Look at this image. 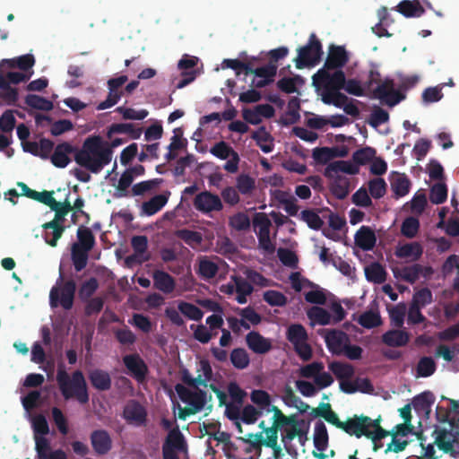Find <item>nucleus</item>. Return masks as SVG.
Instances as JSON below:
<instances>
[{
	"instance_id": "c85d7f7f",
	"label": "nucleus",
	"mask_w": 459,
	"mask_h": 459,
	"mask_svg": "<svg viewBox=\"0 0 459 459\" xmlns=\"http://www.w3.org/2000/svg\"><path fill=\"white\" fill-rule=\"evenodd\" d=\"M459 440V429H452L451 430L440 429L436 439L438 448L445 453L453 452V443Z\"/></svg>"
},
{
	"instance_id": "f257e3e1",
	"label": "nucleus",
	"mask_w": 459,
	"mask_h": 459,
	"mask_svg": "<svg viewBox=\"0 0 459 459\" xmlns=\"http://www.w3.org/2000/svg\"><path fill=\"white\" fill-rule=\"evenodd\" d=\"M113 152L105 145V141L100 135L87 137L82 148L74 154L75 162L94 174L110 163Z\"/></svg>"
},
{
	"instance_id": "4468645a",
	"label": "nucleus",
	"mask_w": 459,
	"mask_h": 459,
	"mask_svg": "<svg viewBox=\"0 0 459 459\" xmlns=\"http://www.w3.org/2000/svg\"><path fill=\"white\" fill-rule=\"evenodd\" d=\"M312 413L315 417H322L336 428L351 434L352 418H349L346 421H341L338 415L332 410L330 403H321L318 408L313 410Z\"/></svg>"
},
{
	"instance_id": "09e8293b",
	"label": "nucleus",
	"mask_w": 459,
	"mask_h": 459,
	"mask_svg": "<svg viewBox=\"0 0 459 459\" xmlns=\"http://www.w3.org/2000/svg\"><path fill=\"white\" fill-rule=\"evenodd\" d=\"M299 219L305 221L307 226L314 230H320L324 225V221L313 210H303L299 214Z\"/></svg>"
},
{
	"instance_id": "473e14b6",
	"label": "nucleus",
	"mask_w": 459,
	"mask_h": 459,
	"mask_svg": "<svg viewBox=\"0 0 459 459\" xmlns=\"http://www.w3.org/2000/svg\"><path fill=\"white\" fill-rule=\"evenodd\" d=\"M435 403V395L430 391H425L416 395L412 400V406L417 412L429 414L431 406Z\"/></svg>"
},
{
	"instance_id": "a211bd4d",
	"label": "nucleus",
	"mask_w": 459,
	"mask_h": 459,
	"mask_svg": "<svg viewBox=\"0 0 459 459\" xmlns=\"http://www.w3.org/2000/svg\"><path fill=\"white\" fill-rule=\"evenodd\" d=\"M123 362L132 376L138 381H144L148 368L139 354H128L123 357Z\"/></svg>"
},
{
	"instance_id": "f3484780",
	"label": "nucleus",
	"mask_w": 459,
	"mask_h": 459,
	"mask_svg": "<svg viewBox=\"0 0 459 459\" xmlns=\"http://www.w3.org/2000/svg\"><path fill=\"white\" fill-rule=\"evenodd\" d=\"M349 61V56L344 47L332 45L324 67L327 70H341Z\"/></svg>"
},
{
	"instance_id": "a878e982",
	"label": "nucleus",
	"mask_w": 459,
	"mask_h": 459,
	"mask_svg": "<svg viewBox=\"0 0 459 459\" xmlns=\"http://www.w3.org/2000/svg\"><path fill=\"white\" fill-rule=\"evenodd\" d=\"M340 172H344L349 175H356L359 173V166L354 162L348 160H337L329 163L325 169L324 175L326 178H333Z\"/></svg>"
},
{
	"instance_id": "8fccbe9b",
	"label": "nucleus",
	"mask_w": 459,
	"mask_h": 459,
	"mask_svg": "<svg viewBox=\"0 0 459 459\" xmlns=\"http://www.w3.org/2000/svg\"><path fill=\"white\" fill-rule=\"evenodd\" d=\"M358 323L367 329H371L380 325L382 320L378 312L368 310L359 316Z\"/></svg>"
},
{
	"instance_id": "de8ad7c7",
	"label": "nucleus",
	"mask_w": 459,
	"mask_h": 459,
	"mask_svg": "<svg viewBox=\"0 0 459 459\" xmlns=\"http://www.w3.org/2000/svg\"><path fill=\"white\" fill-rule=\"evenodd\" d=\"M236 187L241 195H248L255 187V179L247 174H240L236 179Z\"/></svg>"
},
{
	"instance_id": "680f3d73",
	"label": "nucleus",
	"mask_w": 459,
	"mask_h": 459,
	"mask_svg": "<svg viewBox=\"0 0 459 459\" xmlns=\"http://www.w3.org/2000/svg\"><path fill=\"white\" fill-rule=\"evenodd\" d=\"M264 300L273 307H283L287 304V297L278 290H266L263 295Z\"/></svg>"
},
{
	"instance_id": "ea45409f",
	"label": "nucleus",
	"mask_w": 459,
	"mask_h": 459,
	"mask_svg": "<svg viewBox=\"0 0 459 459\" xmlns=\"http://www.w3.org/2000/svg\"><path fill=\"white\" fill-rule=\"evenodd\" d=\"M425 271L424 275L428 276L430 273H432V268L431 267H425L423 268L420 264H415L411 266H405L402 270V278L409 282V283H414L418 279L420 278V275Z\"/></svg>"
},
{
	"instance_id": "412c9836",
	"label": "nucleus",
	"mask_w": 459,
	"mask_h": 459,
	"mask_svg": "<svg viewBox=\"0 0 459 459\" xmlns=\"http://www.w3.org/2000/svg\"><path fill=\"white\" fill-rule=\"evenodd\" d=\"M248 348L257 354L267 353L272 349V342L258 332L252 331L246 336Z\"/></svg>"
},
{
	"instance_id": "2f4dec72",
	"label": "nucleus",
	"mask_w": 459,
	"mask_h": 459,
	"mask_svg": "<svg viewBox=\"0 0 459 459\" xmlns=\"http://www.w3.org/2000/svg\"><path fill=\"white\" fill-rule=\"evenodd\" d=\"M397 11L405 17H420L425 9L418 0H403L397 5Z\"/></svg>"
},
{
	"instance_id": "1a4fd4ad",
	"label": "nucleus",
	"mask_w": 459,
	"mask_h": 459,
	"mask_svg": "<svg viewBox=\"0 0 459 459\" xmlns=\"http://www.w3.org/2000/svg\"><path fill=\"white\" fill-rule=\"evenodd\" d=\"M252 222L254 228L258 229L256 235L259 247L268 254L274 253L275 245L270 238L272 221L268 218L267 214L264 212H255Z\"/></svg>"
},
{
	"instance_id": "e433bc0d",
	"label": "nucleus",
	"mask_w": 459,
	"mask_h": 459,
	"mask_svg": "<svg viewBox=\"0 0 459 459\" xmlns=\"http://www.w3.org/2000/svg\"><path fill=\"white\" fill-rule=\"evenodd\" d=\"M252 139H254L259 148L264 152L269 153L273 150V139L272 135L265 130L264 126H261L258 130L253 132Z\"/></svg>"
},
{
	"instance_id": "774afa93",
	"label": "nucleus",
	"mask_w": 459,
	"mask_h": 459,
	"mask_svg": "<svg viewBox=\"0 0 459 459\" xmlns=\"http://www.w3.org/2000/svg\"><path fill=\"white\" fill-rule=\"evenodd\" d=\"M31 427L34 436H45L49 433V426L43 414H38L31 419Z\"/></svg>"
},
{
	"instance_id": "aec40b11",
	"label": "nucleus",
	"mask_w": 459,
	"mask_h": 459,
	"mask_svg": "<svg viewBox=\"0 0 459 459\" xmlns=\"http://www.w3.org/2000/svg\"><path fill=\"white\" fill-rule=\"evenodd\" d=\"M162 449H170L177 452H186L187 444L185 437L179 429L178 425L170 429L163 443Z\"/></svg>"
},
{
	"instance_id": "a19ab883",
	"label": "nucleus",
	"mask_w": 459,
	"mask_h": 459,
	"mask_svg": "<svg viewBox=\"0 0 459 459\" xmlns=\"http://www.w3.org/2000/svg\"><path fill=\"white\" fill-rule=\"evenodd\" d=\"M411 187V181L404 174H397L391 180V189L396 198L406 195Z\"/></svg>"
},
{
	"instance_id": "6ab92c4d",
	"label": "nucleus",
	"mask_w": 459,
	"mask_h": 459,
	"mask_svg": "<svg viewBox=\"0 0 459 459\" xmlns=\"http://www.w3.org/2000/svg\"><path fill=\"white\" fill-rule=\"evenodd\" d=\"M77 150L67 142L58 143L54 149L50 160L55 167L64 169L71 161L69 155L75 154Z\"/></svg>"
},
{
	"instance_id": "c03bdc74",
	"label": "nucleus",
	"mask_w": 459,
	"mask_h": 459,
	"mask_svg": "<svg viewBox=\"0 0 459 459\" xmlns=\"http://www.w3.org/2000/svg\"><path fill=\"white\" fill-rule=\"evenodd\" d=\"M175 235L192 247L199 246L203 241V236L200 232L187 229L178 230Z\"/></svg>"
},
{
	"instance_id": "338daca9",
	"label": "nucleus",
	"mask_w": 459,
	"mask_h": 459,
	"mask_svg": "<svg viewBox=\"0 0 459 459\" xmlns=\"http://www.w3.org/2000/svg\"><path fill=\"white\" fill-rule=\"evenodd\" d=\"M446 83H441L435 87H429L422 92L421 98L425 103L437 102L443 98L442 89Z\"/></svg>"
},
{
	"instance_id": "7c9ffc66",
	"label": "nucleus",
	"mask_w": 459,
	"mask_h": 459,
	"mask_svg": "<svg viewBox=\"0 0 459 459\" xmlns=\"http://www.w3.org/2000/svg\"><path fill=\"white\" fill-rule=\"evenodd\" d=\"M12 84L3 77V73L0 72V100L8 105H14L19 100L18 89Z\"/></svg>"
},
{
	"instance_id": "72a5a7b5",
	"label": "nucleus",
	"mask_w": 459,
	"mask_h": 459,
	"mask_svg": "<svg viewBox=\"0 0 459 459\" xmlns=\"http://www.w3.org/2000/svg\"><path fill=\"white\" fill-rule=\"evenodd\" d=\"M328 178L333 179L330 186L333 195L340 200L344 199L350 193L349 179L346 177L337 174L334 177Z\"/></svg>"
},
{
	"instance_id": "c756f323",
	"label": "nucleus",
	"mask_w": 459,
	"mask_h": 459,
	"mask_svg": "<svg viewBox=\"0 0 459 459\" xmlns=\"http://www.w3.org/2000/svg\"><path fill=\"white\" fill-rule=\"evenodd\" d=\"M143 130L140 127H135L131 123H115L108 127L107 137L112 138L116 134H126L131 139H139L142 135Z\"/></svg>"
},
{
	"instance_id": "49530a36",
	"label": "nucleus",
	"mask_w": 459,
	"mask_h": 459,
	"mask_svg": "<svg viewBox=\"0 0 459 459\" xmlns=\"http://www.w3.org/2000/svg\"><path fill=\"white\" fill-rule=\"evenodd\" d=\"M437 369L435 360L431 357H422L417 365V376L420 377H428L432 376Z\"/></svg>"
},
{
	"instance_id": "69168bd1",
	"label": "nucleus",
	"mask_w": 459,
	"mask_h": 459,
	"mask_svg": "<svg viewBox=\"0 0 459 459\" xmlns=\"http://www.w3.org/2000/svg\"><path fill=\"white\" fill-rule=\"evenodd\" d=\"M447 198V188L445 184H435L429 193V200L432 204H440L446 202Z\"/></svg>"
},
{
	"instance_id": "13d9d810",
	"label": "nucleus",
	"mask_w": 459,
	"mask_h": 459,
	"mask_svg": "<svg viewBox=\"0 0 459 459\" xmlns=\"http://www.w3.org/2000/svg\"><path fill=\"white\" fill-rule=\"evenodd\" d=\"M218 270L219 267L217 264L207 258H203L199 262L198 273L204 279L215 277Z\"/></svg>"
},
{
	"instance_id": "7ed1b4c3",
	"label": "nucleus",
	"mask_w": 459,
	"mask_h": 459,
	"mask_svg": "<svg viewBox=\"0 0 459 459\" xmlns=\"http://www.w3.org/2000/svg\"><path fill=\"white\" fill-rule=\"evenodd\" d=\"M78 241L71 247V257L76 272L83 270L88 263L89 252L95 245V237L91 229L80 226L77 230Z\"/></svg>"
},
{
	"instance_id": "f8f14e48",
	"label": "nucleus",
	"mask_w": 459,
	"mask_h": 459,
	"mask_svg": "<svg viewBox=\"0 0 459 459\" xmlns=\"http://www.w3.org/2000/svg\"><path fill=\"white\" fill-rule=\"evenodd\" d=\"M123 419L127 424L134 427H143L147 423V410L137 400H129L124 406L122 412Z\"/></svg>"
},
{
	"instance_id": "37998d69",
	"label": "nucleus",
	"mask_w": 459,
	"mask_h": 459,
	"mask_svg": "<svg viewBox=\"0 0 459 459\" xmlns=\"http://www.w3.org/2000/svg\"><path fill=\"white\" fill-rule=\"evenodd\" d=\"M321 100L325 104L342 108L348 101V97L340 91H323Z\"/></svg>"
},
{
	"instance_id": "c9c22d12",
	"label": "nucleus",
	"mask_w": 459,
	"mask_h": 459,
	"mask_svg": "<svg viewBox=\"0 0 459 459\" xmlns=\"http://www.w3.org/2000/svg\"><path fill=\"white\" fill-rule=\"evenodd\" d=\"M423 253L422 247L418 242L406 243L395 250V255L399 258H411L413 261L420 259Z\"/></svg>"
},
{
	"instance_id": "f704fd0d",
	"label": "nucleus",
	"mask_w": 459,
	"mask_h": 459,
	"mask_svg": "<svg viewBox=\"0 0 459 459\" xmlns=\"http://www.w3.org/2000/svg\"><path fill=\"white\" fill-rule=\"evenodd\" d=\"M312 325H327L332 323V315L324 307L313 306L307 311Z\"/></svg>"
},
{
	"instance_id": "dca6fc26",
	"label": "nucleus",
	"mask_w": 459,
	"mask_h": 459,
	"mask_svg": "<svg viewBox=\"0 0 459 459\" xmlns=\"http://www.w3.org/2000/svg\"><path fill=\"white\" fill-rule=\"evenodd\" d=\"M90 440L93 451L98 455H105L112 449L113 441L106 429L93 430L90 435Z\"/></svg>"
},
{
	"instance_id": "f03ea898",
	"label": "nucleus",
	"mask_w": 459,
	"mask_h": 459,
	"mask_svg": "<svg viewBox=\"0 0 459 459\" xmlns=\"http://www.w3.org/2000/svg\"><path fill=\"white\" fill-rule=\"evenodd\" d=\"M56 382L61 394L65 400L74 398L81 404L89 402L87 383L81 370H75L69 376L65 368H59L56 374Z\"/></svg>"
},
{
	"instance_id": "cd10ccee",
	"label": "nucleus",
	"mask_w": 459,
	"mask_h": 459,
	"mask_svg": "<svg viewBox=\"0 0 459 459\" xmlns=\"http://www.w3.org/2000/svg\"><path fill=\"white\" fill-rule=\"evenodd\" d=\"M382 342L389 347H403L410 342V333L404 330L392 329L381 337Z\"/></svg>"
},
{
	"instance_id": "4be33fe9",
	"label": "nucleus",
	"mask_w": 459,
	"mask_h": 459,
	"mask_svg": "<svg viewBox=\"0 0 459 459\" xmlns=\"http://www.w3.org/2000/svg\"><path fill=\"white\" fill-rule=\"evenodd\" d=\"M88 378L93 388L98 391H108L112 385L109 373L100 368H94L89 371Z\"/></svg>"
},
{
	"instance_id": "5fc2aeb1",
	"label": "nucleus",
	"mask_w": 459,
	"mask_h": 459,
	"mask_svg": "<svg viewBox=\"0 0 459 459\" xmlns=\"http://www.w3.org/2000/svg\"><path fill=\"white\" fill-rule=\"evenodd\" d=\"M229 225L238 231H244L250 228V219L245 212H238L230 218Z\"/></svg>"
},
{
	"instance_id": "3c124183",
	"label": "nucleus",
	"mask_w": 459,
	"mask_h": 459,
	"mask_svg": "<svg viewBox=\"0 0 459 459\" xmlns=\"http://www.w3.org/2000/svg\"><path fill=\"white\" fill-rule=\"evenodd\" d=\"M163 182L162 178H153L134 184L132 187V195L138 196L158 187Z\"/></svg>"
},
{
	"instance_id": "603ef678",
	"label": "nucleus",
	"mask_w": 459,
	"mask_h": 459,
	"mask_svg": "<svg viewBox=\"0 0 459 459\" xmlns=\"http://www.w3.org/2000/svg\"><path fill=\"white\" fill-rule=\"evenodd\" d=\"M178 310L191 320L200 321L203 318L204 312L195 305L186 301L178 303Z\"/></svg>"
},
{
	"instance_id": "20e7f679",
	"label": "nucleus",
	"mask_w": 459,
	"mask_h": 459,
	"mask_svg": "<svg viewBox=\"0 0 459 459\" xmlns=\"http://www.w3.org/2000/svg\"><path fill=\"white\" fill-rule=\"evenodd\" d=\"M380 417L372 420L365 415H354L352 417L351 436L361 437L362 436L375 435L377 438H385L389 436V432L380 426Z\"/></svg>"
},
{
	"instance_id": "9d476101",
	"label": "nucleus",
	"mask_w": 459,
	"mask_h": 459,
	"mask_svg": "<svg viewBox=\"0 0 459 459\" xmlns=\"http://www.w3.org/2000/svg\"><path fill=\"white\" fill-rule=\"evenodd\" d=\"M373 99L380 100L383 104L394 107L405 99V95L394 89L393 79L385 78L372 91Z\"/></svg>"
},
{
	"instance_id": "0e129e2a",
	"label": "nucleus",
	"mask_w": 459,
	"mask_h": 459,
	"mask_svg": "<svg viewBox=\"0 0 459 459\" xmlns=\"http://www.w3.org/2000/svg\"><path fill=\"white\" fill-rule=\"evenodd\" d=\"M190 329L194 330V338L203 344L208 343L212 338L217 334V332L212 333L204 325H199L197 326L191 325Z\"/></svg>"
},
{
	"instance_id": "052dcab7",
	"label": "nucleus",
	"mask_w": 459,
	"mask_h": 459,
	"mask_svg": "<svg viewBox=\"0 0 459 459\" xmlns=\"http://www.w3.org/2000/svg\"><path fill=\"white\" fill-rule=\"evenodd\" d=\"M297 82H303V79L300 75H295L294 77H283L277 82V87L282 92L290 94L297 92Z\"/></svg>"
},
{
	"instance_id": "393cba45",
	"label": "nucleus",
	"mask_w": 459,
	"mask_h": 459,
	"mask_svg": "<svg viewBox=\"0 0 459 459\" xmlns=\"http://www.w3.org/2000/svg\"><path fill=\"white\" fill-rule=\"evenodd\" d=\"M170 192L156 195L150 200L143 202L141 206V215L152 216L160 212L168 203Z\"/></svg>"
},
{
	"instance_id": "6e6552de",
	"label": "nucleus",
	"mask_w": 459,
	"mask_h": 459,
	"mask_svg": "<svg viewBox=\"0 0 459 459\" xmlns=\"http://www.w3.org/2000/svg\"><path fill=\"white\" fill-rule=\"evenodd\" d=\"M330 70L321 68L312 77L313 84L323 91H341L345 86V74L342 70L330 74Z\"/></svg>"
},
{
	"instance_id": "79ce46f5",
	"label": "nucleus",
	"mask_w": 459,
	"mask_h": 459,
	"mask_svg": "<svg viewBox=\"0 0 459 459\" xmlns=\"http://www.w3.org/2000/svg\"><path fill=\"white\" fill-rule=\"evenodd\" d=\"M230 362L237 369H245L250 363V358L244 348H235L230 355Z\"/></svg>"
},
{
	"instance_id": "39448f33",
	"label": "nucleus",
	"mask_w": 459,
	"mask_h": 459,
	"mask_svg": "<svg viewBox=\"0 0 459 459\" xmlns=\"http://www.w3.org/2000/svg\"><path fill=\"white\" fill-rule=\"evenodd\" d=\"M322 55V44L316 34L312 33L307 44L298 49L295 65L298 69L315 66L320 62Z\"/></svg>"
},
{
	"instance_id": "ddd939ff",
	"label": "nucleus",
	"mask_w": 459,
	"mask_h": 459,
	"mask_svg": "<svg viewBox=\"0 0 459 459\" xmlns=\"http://www.w3.org/2000/svg\"><path fill=\"white\" fill-rule=\"evenodd\" d=\"M314 446L315 449L312 451V455L316 459H326L328 455H325V451L329 444V436L325 424L322 420H318L315 423L314 427Z\"/></svg>"
},
{
	"instance_id": "a18cd8bd",
	"label": "nucleus",
	"mask_w": 459,
	"mask_h": 459,
	"mask_svg": "<svg viewBox=\"0 0 459 459\" xmlns=\"http://www.w3.org/2000/svg\"><path fill=\"white\" fill-rule=\"evenodd\" d=\"M25 103L29 107L38 110L49 111L53 108L52 101L36 94H28L25 97Z\"/></svg>"
},
{
	"instance_id": "bb28decb",
	"label": "nucleus",
	"mask_w": 459,
	"mask_h": 459,
	"mask_svg": "<svg viewBox=\"0 0 459 459\" xmlns=\"http://www.w3.org/2000/svg\"><path fill=\"white\" fill-rule=\"evenodd\" d=\"M354 238L355 244L364 251L372 250L377 242L376 234L368 226H361L356 232Z\"/></svg>"
},
{
	"instance_id": "864d4df0",
	"label": "nucleus",
	"mask_w": 459,
	"mask_h": 459,
	"mask_svg": "<svg viewBox=\"0 0 459 459\" xmlns=\"http://www.w3.org/2000/svg\"><path fill=\"white\" fill-rule=\"evenodd\" d=\"M134 181V177L126 169L122 173L117 185L116 186V197L128 196V188Z\"/></svg>"
},
{
	"instance_id": "6e6d98bb",
	"label": "nucleus",
	"mask_w": 459,
	"mask_h": 459,
	"mask_svg": "<svg viewBox=\"0 0 459 459\" xmlns=\"http://www.w3.org/2000/svg\"><path fill=\"white\" fill-rule=\"evenodd\" d=\"M376 155V150L372 147H364L357 150L352 154L353 161L359 165H365L372 161Z\"/></svg>"
},
{
	"instance_id": "2eb2a0df",
	"label": "nucleus",
	"mask_w": 459,
	"mask_h": 459,
	"mask_svg": "<svg viewBox=\"0 0 459 459\" xmlns=\"http://www.w3.org/2000/svg\"><path fill=\"white\" fill-rule=\"evenodd\" d=\"M194 206L203 213L219 212L223 208L221 198L209 191H204L196 195L194 199Z\"/></svg>"
},
{
	"instance_id": "423d86ee",
	"label": "nucleus",
	"mask_w": 459,
	"mask_h": 459,
	"mask_svg": "<svg viewBox=\"0 0 459 459\" xmlns=\"http://www.w3.org/2000/svg\"><path fill=\"white\" fill-rule=\"evenodd\" d=\"M286 338L293 345L295 352L303 361L311 359L313 355L312 348L307 343L308 335L302 325H290L287 329Z\"/></svg>"
},
{
	"instance_id": "0eeeda50",
	"label": "nucleus",
	"mask_w": 459,
	"mask_h": 459,
	"mask_svg": "<svg viewBox=\"0 0 459 459\" xmlns=\"http://www.w3.org/2000/svg\"><path fill=\"white\" fill-rule=\"evenodd\" d=\"M76 284L74 280H68L60 287L54 286L49 293V303L52 307L61 306L69 310L73 307Z\"/></svg>"
},
{
	"instance_id": "e2e57ef3",
	"label": "nucleus",
	"mask_w": 459,
	"mask_h": 459,
	"mask_svg": "<svg viewBox=\"0 0 459 459\" xmlns=\"http://www.w3.org/2000/svg\"><path fill=\"white\" fill-rule=\"evenodd\" d=\"M210 152L221 159V160H227L229 159L236 151L230 146L226 142L221 141L217 143H215L211 149Z\"/></svg>"
},
{
	"instance_id": "bf43d9fd",
	"label": "nucleus",
	"mask_w": 459,
	"mask_h": 459,
	"mask_svg": "<svg viewBox=\"0 0 459 459\" xmlns=\"http://www.w3.org/2000/svg\"><path fill=\"white\" fill-rule=\"evenodd\" d=\"M206 400V392L202 389H197L196 391L192 393L186 403H188L189 407L197 413L204 407Z\"/></svg>"
},
{
	"instance_id": "4d7b16f0",
	"label": "nucleus",
	"mask_w": 459,
	"mask_h": 459,
	"mask_svg": "<svg viewBox=\"0 0 459 459\" xmlns=\"http://www.w3.org/2000/svg\"><path fill=\"white\" fill-rule=\"evenodd\" d=\"M420 229V221L412 216L407 217L402 223L401 232L402 234L408 238H414Z\"/></svg>"
},
{
	"instance_id": "58836bf2",
	"label": "nucleus",
	"mask_w": 459,
	"mask_h": 459,
	"mask_svg": "<svg viewBox=\"0 0 459 459\" xmlns=\"http://www.w3.org/2000/svg\"><path fill=\"white\" fill-rule=\"evenodd\" d=\"M365 276L368 281L377 284L384 283L386 281V272L377 262H374L365 268Z\"/></svg>"
},
{
	"instance_id": "4c0bfd02",
	"label": "nucleus",
	"mask_w": 459,
	"mask_h": 459,
	"mask_svg": "<svg viewBox=\"0 0 459 459\" xmlns=\"http://www.w3.org/2000/svg\"><path fill=\"white\" fill-rule=\"evenodd\" d=\"M328 368L339 382L344 379H351L355 374L354 367L349 363L333 361L329 364Z\"/></svg>"
},
{
	"instance_id": "5701e85b",
	"label": "nucleus",
	"mask_w": 459,
	"mask_h": 459,
	"mask_svg": "<svg viewBox=\"0 0 459 459\" xmlns=\"http://www.w3.org/2000/svg\"><path fill=\"white\" fill-rule=\"evenodd\" d=\"M153 286L164 294H170L176 288L175 279L167 272L155 270L152 273Z\"/></svg>"
},
{
	"instance_id": "b1692460",
	"label": "nucleus",
	"mask_w": 459,
	"mask_h": 459,
	"mask_svg": "<svg viewBox=\"0 0 459 459\" xmlns=\"http://www.w3.org/2000/svg\"><path fill=\"white\" fill-rule=\"evenodd\" d=\"M325 341L328 350L333 354H340L344 347V342L348 341L346 333L341 330H328Z\"/></svg>"
},
{
	"instance_id": "9b49d317",
	"label": "nucleus",
	"mask_w": 459,
	"mask_h": 459,
	"mask_svg": "<svg viewBox=\"0 0 459 459\" xmlns=\"http://www.w3.org/2000/svg\"><path fill=\"white\" fill-rule=\"evenodd\" d=\"M57 205L58 202L56 201V206L53 205V208H50L55 212V217L52 221L46 222L43 224V228L45 230H52L51 233L47 232L45 235V241L49 246L55 247L57 245L58 239L62 237L64 231L65 230V227L63 225V222L65 220V216L67 213L59 208Z\"/></svg>"
}]
</instances>
